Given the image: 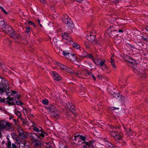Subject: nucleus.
<instances>
[{
    "instance_id": "4d7b16f0",
    "label": "nucleus",
    "mask_w": 148,
    "mask_h": 148,
    "mask_svg": "<svg viewBox=\"0 0 148 148\" xmlns=\"http://www.w3.org/2000/svg\"><path fill=\"white\" fill-rule=\"evenodd\" d=\"M5 99H3L1 98L0 97V102H5Z\"/></svg>"
},
{
    "instance_id": "a878e982",
    "label": "nucleus",
    "mask_w": 148,
    "mask_h": 148,
    "mask_svg": "<svg viewBox=\"0 0 148 148\" xmlns=\"http://www.w3.org/2000/svg\"><path fill=\"white\" fill-rule=\"evenodd\" d=\"M84 143H85V144L87 145L88 147H90L92 146L91 144L93 143V141L92 140H91L89 142H84Z\"/></svg>"
},
{
    "instance_id": "0e129e2a",
    "label": "nucleus",
    "mask_w": 148,
    "mask_h": 148,
    "mask_svg": "<svg viewBox=\"0 0 148 148\" xmlns=\"http://www.w3.org/2000/svg\"><path fill=\"white\" fill-rule=\"evenodd\" d=\"M78 78H80L81 77L79 75H75Z\"/></svg>"
},
{
    "instance_id": "4c0bfd02",
    "label": "nucleus",
    "mask_w": 148,
    "mask_h": 148,
    "mask_svg": "<svg viewBox=\"0 0 148 148\" xmlns=\"http://www.w3.org/2000/svg\"><path fill=\"white\" fill-rule=\"evenodd\" d=\"M0 9L1 10L4 12V13L7 14V12L4 10L3 8L1 6H0Z\"/></svg>"
},
{
    "instance_id": "f3484780",
    "label": "nucleus",
    "mask_w": 148,
    "mask_h": 148,
    "mask_svg": "<svg viewBox=\"0 0 148 148\" xmlns=\"http://www.w3.org/2000/svg\"><path fill=\"white\" fill-rule=\"evenodd\" d=\"M18 132L19 133L18 136L20 137V138L23 139L28 138V136L26 135L25 133V134L24 132H21L19 131Z\"/></svg>"
},
{
    "instance_id": "7c9ffc66",
    "label": "nucleus",
    "mask_w": 148,
    "mask_h": 148,
    "mask_svg": "<svg viewBox=\"0 0 148 148\" xmlns=\"http://www.w3.org/2000/svg\"><path fill=\"white\" fill-rule=\"evenodd\" d=\"M42 102L44 104L47 105L49 103V101L48 99H45L42 100Z\"/></svg>"
},
{
    "instance_id": "f257e3e1",
    "label": "nucleus",
    "mask_w": 148,
    "mask_h": 148,
    "mask_svg": "<svg viewBox=\"0 0 148 148\" xmlns=\"http://www.w3.org/2000/svg\"><path fill=\"white\" fill-rule=\"evenodd\" d=\"M62 20L65 24H66V25L68 27H71V29L74 27V24L73 23L71 19L69 17L68 15H65L62 18Z\"/></svg>"
},
{
    "instance_id": "4468645a",
    "label": "nucleus",
    "mask_w": 148,
    "mask_h": 148,
    "mask_svg": "<svg viewBox=\"0 0 148 148\" xmlns=\"http://www.w3.org/2000/svg\"><path fill=\"white\" fill-rule=\"evenodd\" d=\"M62 37L63 38L66 40H68L70 42H71V38L70 36L66 33H64L62 35Z\"/></svg>"
},
{
    "instance_id": "f03ea898",
    "label": "nucleus",
    "mask_w": 148,
    "mask_h": 148,
    "mask_svg": "<svg viewBox=\"0 0 148 148\" xmlns=\"http://www.w3.org/2000/svg\"><path fill=\"white\" fill-rule=\"evenodd\" d=\"M46 108L48 111L53 113L54 116L57 117L59 115V113H58L55 106L54 105L52 104L50 105L49 106L47 107Z\"/></svg>"
},
{
    "instance_id": "69168bd1",
    "label": "nucleus",
    "mask_w": 148,
    "mask_h": 148,
    "mask_svg": "<svg viewBox=\"0 0 148 148\" xmlns=\"http://www.w3.org/2000/svg\"><path fill=\"white\" fill-rule=\"evenodd\" d=\"M87 145H84L83 146V147L84 148H87Z\"/></svg>"
},
{
    "instance_id": "7ed1b4c3",
    "label": "nucleus",
    "mask_w": 148,
    "mask_h": 148,
    "mask_svg": "<svg viewBox=\"0 0 148 148\" xmlns=\"http://www.w3.org/2000/svg\"><path fill=\"white\" fill-rule=\"evenodd\" d=\"M1 85L2 86L0 87V92L2 93L4 91H5L6 92V94L7 95H9V93H10V92L8 91H9V87L7 84H6V83L3 82V81L1 80Z\"/></svg>"
},
{
    "instance_id": "5701e85b",
    "label": "nucleus",
    "mask_w": 148,
    "mask_h": 148,
    "mask_svg": "<svg viewBox=\"0 0 148 148\" xmlns=\"http://www.w3.org/2000/svg\"><path fill=\"white\" fill-rule=\"evenodd\" d=\"M127 130H126V133L130 135H132L133 133V131L130 128H127Z\"/></svg>"
},
{
    "instance_id": "79ce46f5",
    "label": "nucleus",
    "mask_w": 148,
    "mask_h": 148,
    "mask_svg": "<svg viewBox=\"0 0 148 148\" xmlns=\"http://www.w3.org/2000/svg\"><path fill=\"white\" fill-rule=\"evenodd\" d=\"M85 45L87 48L88 49L90 48V45L88 42L85 43Z\"/></svg>"
},
{
    "instance_id": "1a4fd4ad",
    "label": "nucleus",
    "mask_w": 148,
    "mask_h": 148,
    "mask_svg": "<svg viewBox=\"0 0 148 148\" xmlns=\"http://www.w3.org/2000/svg\"><path fill=\"white\" fill-rule=\"evenodd\" d=\"M86 37L87 39L92 43L95 40V36L92 35V34H88Z\"/></svg>"
},
{
    "instance_id": "9b49d317",
    "label": "nucleus",
    "mask_w": 148,
    "mask_h": 148,
    "mask_svg": "<svg viewBox=\"0 0 148 148\" xmlns=\"http://www.w3.org/2000/svg\"><path fill=\"white\" fill-rule=\"evenodd\" d=\"M112 27H110V29H108V32L109 33V35L112 38H114L116 35L115 32H117V30H116L112 32L111 29H112Z\"/></svg>"
},
{
    "instance_id": "a19ab883",
    "label": "nucleus",
    "mask_w": 148,
    "mask_h": 148,
    "mask_svg": "<svg viewBox=\"0 0 148 148\" xmlns=\"http://www.w3.org/2000/svg\"><path fill=\"white\" fill-rule=\"evenodd\" d=\"M122 126L125 131H126V130H127V128H129L127 127V125H125L123 124H122Z\"/></svg>"
},
{
    "instance_id": "2f4dec72",
    "label": "nucleus",
    "mask_w": 148,
    "mask_h": 148,
    "mask_svg": "<svg viewBox=\"0 0 148 148\" xmlns=\"http://www.w3.org/2000/svg\"><path fill=\"white\" fill-rule=\"evenodd\" d=\"M8 26H10L9 25L7 24V23H6V25H5V26L4 27L3 29L2 30L4 31L5 32L6 31L7 29L8 28Z\"/></svg>"
},
{
    "instance_id": "09e8293b",
    "label": "nucleus",
    "mask_w": 148,
    "mask_h": 148,
    "mask_svg": "<svg viewBox=\"0 0 148 148\" xmlns=\"http://www.w3.org/2000/svg\"><path fill=\"white\" fill-rule=\"evenodd\" d=\"M32 127H33V129L34 131L37 132V127H36L33 125H32L31 126Z\"/></svg>"
},
{
    "instance_id": "ddd939ff",
    "label": "nucleus",
    "mask_w": 148,
    "mask_h": 148,
    "mask_svg": "<svg viewBox=\"0 0 148 148\" xmlns=\"http://www.w3.org/2000/svg\"><path fill=\"white\" fill-rule=\"evenodd\" d=\"M45 134H47L45 130L38 132V139L42 140L45 136Z\"/></svg>"
},
{
    "instance_id": "c03bdc74",
    "label": "nucleus",
    "mask_w": 148,
    "mask_h": 148,
    "mask_svg": "<svg viewBox=\"0 0 148 148\" xmlns=\"http://www.w3.org/2000/svg\"><path fill=\"white\" fill-rule=\"evenodd\" d=\"M7 99L9 101H11L13 100L14 99L13 98L10 97H8Z\"/></svg>"
},
{
    "instance_id": "3c124183",
    "label": "nucleus",
    "mask_w": 148,
    "mask_h": 148,
    "mask_svg": "<svg viewBox=\"0 0 148 148\" xmlns=\"http://www.w3.org/2000/svg\"><path fill=\"white\" fill-rule=\"evenodd\" d=\"M12 93L10 95H9H9L11 96V95H12L13 94H16L17 93V92H16V91H14V90H12Z\"/></svg>"
},
{
    "instance_id": "ea45409f",
    "label": "nucleus",
    "mask_w": 148,
    "mask_h": 148,
    "mask_svg": "<svg viewBox=\"0 0 148 148\" xmlns=\"http://www.w3.org/2000/svg\"><path fill=\"white\" fill-rule=\"evenodd\" d=\"M7 104H8L9 105H14L15 104V103L14 102H10L7 101Z\"/></svg>"
},
{
    "instance_id": "a18cd8bd",
    "label": "nucleus",
    "mask_w": 148,
    "mask_h": 148,
    "mask_svg": "<svg viewBox=\"0 0 148 148\" xmlns=\"http://www.w3.org/2000/svg\"><path fill=\"white\" fill-rule=\"evenodd\" d=\"M38 23H39V24L40 26L41 27H42V24L41 23H41L42 24H43V23L42 22H41L40 20H38Z\"/></svg>"
},
{
    "instance_id": "cd10ccee",
    "label": "nucleus",
    "mask_w": 148,
    "mask_h": 148,
    "mask_svg": "<svg viewBox=\"0 0 148 148\" xmlns=\"http://www.w3.org/2000/svg\"><path fill=\"white\" fill-rule=\"evenodd\" d=\"M121 96L120 95V94L119 93H115L114 95L113 96V97L115 98L116 99L119 97H121Z\"/></svg>"
},
{
    "instance_id": "e433bc0d",
    "label": "nucleus",
    "mask_w": 148,
    "mask_h": 148,
    "mask_svg": "<svg viewBox=\"0 0 148 148\" xmlns=\"http://www.w3.org/2000/svg\"><path fill=\"white\" fill-rule=\"evenodd\" d=\"M52 43L54 44L55 45H57V39L56 38H54L52 42Z\"/></svg>"
},
{
    "instance_id": "b1692460",
    "label": "nucleus",
    "mask_w": 148,
    "mask_h": 148,
    "mask_svg": "<svg viewBox=\"0 0 148 148\" xmlns=\"http://www.w3.org/2000/svg\"><path fill=\"white\" fill-rule=\"evenodd\" d=\"M72 43L73 46L75 48L78 49L80 47L79 45L77 43H73L72 41H71V42H70V44H72Z\"/></svg>"
},
{
    "instance_id": "13d9d810",
    "label": "nucleus",
    "mask_w": 148,
    "mask_h": 148,
    "mask_svg": "<svg viewBox=\"0 0 148 148\" xmlns=\"http://www.w3.org/2000/svg\"><path fill=\"white\" fill-rule=\"evenodd\" d=\"M39 1L42 3L43 4L45 3V0H39Z\"/></svg>"
},
{
    "instance_id": "9d476101",
    "label": "nucleus",
    "mask_w": 148,
    "mask_h": 148,
    "mask_svg": "<svg viewBox=\"0 0 148 148\" xmlns=\"http://www.w3.org/2000/svg\"><path fill=\"white\" fill-rule=\"evenodd\" d=\"M7 148H17V146L14 143H12L11 145V141L8 139V141L6 143Z\"/></svg>"
},
{
    "instance_id": "0eeeda50",
    "label": "nucleus",
    "mask_w": 148,
    "mask_h": 148,
    "mask_svg": "<svg viewBox=\"0 0 148 148\" xmlns=\"http://www.w3.org/2000/svg\"><path fill=\"white\" fill-rule=\"evenodd\" d=\"M12 38L14 39H18L21 37V36L19 34L16 33L14 31L10 36Z\"/></svg>"
},
{
    "instance_id": "052dcab7",
    "label": "nucleus",
    "mask_w": 148,
    "mask_h": 148,
    "mask_svg": "<svg viewBox=\"0 0 148 148\" xmlns=\"http://www.w3.org/2000/svg\"><path fill=\"white\" fill-rule=\"evenodd\" d=\"M5 67V65L3 64H2L1 67V68H4Z\"/></svg>"
},
{
    "instance_id": "603ef678",
    "label": "nucleus",
    "mask_w": 148,
    "mask_h": 148,
    "mask_svg": "<svg viewBox=\"0 0 148 148\" xmlns=\"http://www.w3.org/2000/svg\"><path fill=\"white\" fill-rule=\"evenodd\" d=\"M28 23L29 24L33 25L34 27L35 26H34V24L32 21H28Z\"/></svg>"
},
{
    "instance_id": "39448f33",
    "label": "nucleus",
    "mask_w": 148,
    "mask_h": 148,
    "mask_svg": "<svg viewBox=\"0 0 148 148\" xmlns=\"http://www.w3.org/2000/svg\"><path fill=\"white\" fill-rule=\"evenodd\" d=\"M93 60L95 63L97 65H99L101 66H104L103 67L105 69H107V66L105 64V62H106L105 60H100L99 59L97 58L95 60L94 59Z\"/></svg>"
},
{
    "instance_id": "aec40b11",
    "label": "nucleus",
    "mask_w": 148,
    "mask_h": 148,
    "mask_svg": "<svg viewBox=\"0 0 148 148\" xmlns=\"http://www.w3.org/2000/svg\"><path fill=\"white\" fill-rule=\"evenodd\" d=\"M114 138L116 140H120L122 139L121 135L118 132L117 133V134H116Z\"/></svg>"
},
{
    "instance_id": "6ab92c4d",
    "label": "nucleus",
    "mask_w": 148,
    "mask_h": 148,
    "mask_svg": "<svg viewBox=\"0 0 148 148\" xmlns=\"http://www.w3.org/2000/svg\"><path fill=\"white\" fill-rule=\"evenodd\" d=\"M14 30L11 27L8 30H6L5 33L9 36H10L11 34H12V33L14 32Z\"/></svg>"
},
{
    "instance_id": "bf43d9fd",
    "label": "nucleus",
    "mask_w": 148,
    "mask_h": 148,
    "mask_svg": "<svg viewBox=\"0 0 148 148\" xmlns=\"http://www.w3.org/2000/svg\"><path fill=\"white\" fill-rule=\"evenodd\" d=\"M92 76L93 79L94 80H96V77L94 75H92Z\"/></svg>"
},
{
    "instance_id": "e2e57ef3",
    "label": "nucleus",
    "mask_w": 148,
    "mask_h": 148,
    "mask_svg": "<svg viewBox=\"0 0 148 148\" xmlns=\"http://www.w3.org/2000/svg\"><path fill=\"white\" fill-rule=\"evenodd\" d=\"M114 1L116 2V3H118L119 2V0H114Z\"/></svg>"
},
{
    "instance_id": "49530a36",
    "label": "nucleus",
    "mask_w": 148,
    "mask_h": 148,
    "mask_svg": "<svg viewBox=\"0 0 148 148\" xmlns=\"http://www.w3.org/2000/svg\"><path fill=\"white\" fill-rule=\"evenodd\" d=\"M97 79H102V75H97Z\"/></svg>"
},
{
    "instance_id": "de8ad7c7",
    "label": "nucleus",
    "mask_w": 148,
    "mask_h": 148,
    "mask_svg": "<svg viewBox=\"0 0 148 148\" xmlns=\"http://www.w3.org/2000/svg\"><path fill=\"white\" fill-rule=\"evenodd\" d=\"M116 92H115L113 90H111L110 91V94L112 96L115 94Z\"/></svg>"
},
{
    "instance_id": "338daca9",
    "label": "nucleus",
    "mask_w": 148,
    "mask_h": 148,
    "mask_svg": "<svg viewBox=\"0 0 148 148\" xmlns=\"http://www.w3.org/2000/svg\"><path fill=\"white\" fill-rule=\"evenodd\" d=\"M86 73L88 74H89L90 73L89 71L88 70H86Z\"/></svg>"
},
{
    "instance_id": "dca6fc26",
    "label": "nucleus",
    "mask_w": 148,
    "mask_h": 148,
    "mask_svg": "<svg viewBox=\"0 0 148 148\" xmlns=\"http://www.w3.org/2000/svg\"><path fill=\"white\" fill-rule=\"evenodd\" d=\"M40 140H41L38 139V148H45V146L43 144L44 143Z\"/></svg>"
},
{
    "instance_id": "f8f14e48",
    "label": "nucleus",
    "mask_w": 148,
    "mask_h": 148,
    "mask_svg": "<svg viewBox=\"0 0 148 148\" xmlns=\"http://www.w3.org/2000/svg\"><path fill=\"white\" fill-rule=\"evenodd\" d=\"M52 77L53 80L57 82L60 81L62 80V78L60 75H53Z\"/></svg>"
},
{
    "instance_id": "4be33fe9",
    "label": "nucleus",
    "mask_w": 148,
    "mask_h": 148,
    "mask_svg": "<svg viewBox=\"0 0 148 148\" xmlns=\"http://www.w3.org/2000/svg\"><path fill=\"white\" fill-rule=\"evenodd\" d=\"M114 57V56L113 55L110 58L111 61L110 62L113 68L114 69L116 68V66L115 65V62L113 60V58Z\"/></svg>"
},
{
    "instance_id": "5fc2aeb1",
    "label": "nucleus",
    "mask_w": 148,
    "mask_h": 148,
    "mask_svg": "<svg viewBox=\"0 0 148 148\" xmlns=\"http://www.w3.org/2000/svg\"><path fill=\"white\" fill-rule=\"evenodd\" d=\"M20 143L23 144L24 145H25V142L24 141L22 140H21Z\"/></svg>"
},
{
    "instance_id": "393cba45",
    "label": "nucleus",
    "mask_w": 148,
    "mask_h": 148,
    "mask_svg": "<svg viewBox=\"0 0 148 148\" xmlns=\"http://www.w3.org/2000/svg\"><path fill=\"white\" fill-rule=\"evenodd\" d=\"M86 138L85 136H84L82 135L81 137H80L79 139L81 140L83 142L82 143V144L85 143L84 142H86Z\"/></svg>"
},
{
    "instance_id": "c85d7f7f",
    "label": "nucleus",
    "mask_w": 148,
    "mask_h": 148,
    "mask_svg": "<svg viewBox=\"0 0 148 148\" xmlns=\"http://www.w3.org/2000/svg\"><path fill=\"white\" fill-rule=\"evenodd\" d=\"M0 128H1L2 130L5 127V122H0Z\"/></svg>"
},
{
    "instance_id": "423d86ee",
    "label": "nucleus",
    "mask_w": 148,
    "mask_h": 148,
    "mask_svg": "<svg viewBox=\"0 0 148 148\" xmlns=\"http://www.w3.org/2000/svg\"><path fill=\"white\" fill-rule=\"evenodd\" d=\"M63 55L65 56L67 58L72 61L74 60L76 58V56L75 54H72L69 53H66L64 51L62 52Z\"/></svg>"
},
{
    "instance_id": "bb28decb",
    "label": "nucleus",
    "mask_w": 148,
    "mask_h": 148,
    "mask_svg": "<svg viewBox=\"0 0 148 148\" xmlns=\"http://www.w3.org/2000/svg\"><path fill=\"white\" fill-rule=\"evenodd\" d=\"M110 128L112 130H118L120 129V127H116L113 126H111L110 127Z\"/></svg>"
},
{
    "instance_id": "72a5a7b5",
    "label": "nucleus",
    "mask_w": 148,
    "mask_h": 148,
    "mask_svg": "<svg viewBox=\"0 0 148 148\" xmlns=\"http://www.w3.org/2000/svg\"><path fill=\"white\" fill-rule=\"evenodd\" d=\"M82 135H81L80 134H76L75 135L74 137L75 138V140H76L78 138L79 139L80 137H81Z\"/></svg>"
},
{
    "instance_id": "6e6d98bb",
    "label": "nucleus",
    "mask_w": 148,
    "mask_h": 148,
    "mask_svg": "<svg viewBox=\"0 0 148 148\" xmlns=\"http://www.w3.org/2000/svg\"><path fill=\"white\" fill-rule=\"evenodd\" d=\"M3 131V130H2L1 128H0V138L1 137V132Z\"/></svg>"
},
{
    "instance_id": "58836bf2",
    "label": "nucleus",
    "mask_w": 148,
    "mask_h": 148,
    "mask_svg": "<svg viewBox=\"0 0 148 148\" xmlns=\"http://www.w3.org/2000/svg\"><path fill=\"white\" fill-rule=\"evenodd\" d=\"M16 103L18 105H22L23 104V103L20 101H18L16 102Z\"/></svg>"
},
{
    "instance_id": "c9c22d12",
    "label": "nucleus",
    "mask_w": 148,
    "mask_h": 148,
    "mask_svg": "<svg viewBox=\"0 0 148 148\" xmlns=\"http://www.w3.org/2000/svg\"><path fill=\"white\" fill-rule=\"evenodd\" d=\"M5 127H10L11 125V123H9L8 122H5Z\"/></svg>"
},
{
    "instance_id": "864d4df0",
    "label": "nucleus",
    "mask_w": 148,
    "mask_h": 148,
    "mask_svg": "<svg viewBox=\"0 0 148 148\" xmlns=\"http://www.w3.org/2000/svg\"><path fill=\"white\" fill-rule=\"evenodd\" d=\"M21 95H20L17 94V95L15 97V98L18 99L20 98Z\"/></svg>"
},
{
    "instance_id": "412c9836",
    "label": "nucleus",
    "mask_w": 148,
    "mask_h": 148,
    "mask_svg": "<svg viewBox=\"0 0 148 148\" xmlns=\"http://www.w3.org/2000/svg\"><path fill=\"white\" fill-rule=\"evenodd\" d=\"M118 131V130H110V133L111 135L114 138L115 135H116V134H117Z\"/></svg>"
},
{
    "instance_id": "f704fd0d",
    "label": "nucleus",
    "mask_w": 148,
    "mask_h": 148,
    "mask_svg": "<svg viewBox=\"0 0 148 148\" xmlns=\"http://www.w3.org/2000/svg\"><path fill=\"white\" fill-rule=\"evenodd\" d=\"M15 114L17 116H18L19 118L21 119V114L20 112L18 111H17Z\"/></svg>"
},
{
    "instance_id": "37998d69",
    "label": "nucleus",
    "mask_w": 148,
    "mask_h": 148,
    "mask_svg": "<svg viewBox=\"0 0 148 148\" xmlns=\"http://www.w3.org/2000/svg\"><path fill=\"white\" fill-rule=\"evenodd\" d=\"M25 133L26 134V135L27 136H28L31 137V136H32V134H33V133H30L28 132H25Z\"/></svg>"
},
{
    "instance_id": "a211bd4d",
    "label": "nucleus",
    "mask_w": 148,
    "mask_h": 148,
    "mask_svg": "<svg viewBox=\"0 0 148 148\" xmlns=\"http://www.w3.org/2000/svg\"><path fill=\"white\" fill-rule=\"evenodd\" d=\"M6 23L4 20L0 21V29L2 30L4 27L5 25H6Z\"/></svg>"
},
{
    "instance_id": "6e6552de",
    "label": "nucleus",
    "mask_w": 148,
    "mask_h": 148,
    "mask_svg": "<svg viewBox=\"0 0 148 148\" xmlns=\"http://www.w3.org/2000/svg\"><path fill=\"white\" fill-rule=\"evenodd\" d=\"M67 106L68 108L75 115V106L72 103H69L67 104Z\"/></svg>"
},
{
    "instance_id": "8fccbe9b",
    "label": "nucleus",
    "mask_w": 148,
    "mask_h": 148,
    "mask_svg": "<svg viewBox=\"0 0 148 148\" xmlns=\"http://www.w3.org/2000/svg\"><path fill=\"white\" fill-rule=\"evenodd\" d=\"M25 32L27 33H28L29 32L30 29L28 27H27L26 28Z\"/></svg>"
},
{
    "instance_id": "2eb2a0df",
    "label": "nucleus",
    "mask_w": 148,
    "mask_h": 148,
    "mask_svg": "<svg viewBox=\"0 0 148 148\" xmlns=\"http://www.w3.org/2000/svg\"><path fill=\"white\" fill-rule=\"evenodd\" d=\"M31 140L35 142V146H37V135L36 133H33L31 136Z\"/></svg>"
},
{
    "instance_id": "473e14b6",
    "label": "nucleus",
    "mask_w": 148,
    "mask_h": 148,
    "mask_svg": "<svg viewBox=\"0 0 148 148\" xmlns=\"http://www.w3.org/2000/svg\"><path fill=\"white\" fill-rule=\"evenodd\" d=\"M44 130L40 127H38V132H40L43 131Z\"/></svg>"
},
{
    "instance_id": "c756f323",
    "label": "nucleus",
    "mask_w": 148,
    "mask_h": 148,
    "mask_svg": "<svg viewBox=\"0 0 148 148\" xmlns=\"http://www.w3.org/2000/svg\"><path fill=\"white\" fill-rule=\"evenodd\" d=\"M86 57H88L93 60L94 59V58L91 54L88 53L87 54L86 56Z\"/></svg>"
},
{
    "instance_id": "20e7f679",
    "label": "nucleus",
    "mask_w": 148,
    "mask_h": 148,
    "mask_svg": "<svg viewBox=\"0 0 148 148\" xmlns=\"http://www.w3.org/2000/svg\"><path fill=\"white\" fill-rule=\"evenodd\" d=\"M57 64L58 66L59 67L61 68V69L65 71H66L67 72L69 73L73 74L74 73H76L73 70L67 67L62 64L59 63H58Z\"/></svg>"
},
{
    "instance_id": "680f3d73",
    "label": "nucleus",
    "mask_w": 148,
    "mask_h": 148,
    "mask_svg": "<svg viewBox=\"0 0 148 148\" xmlns=\"http://www.w3.org/2000/svg\"><path fill=\"white\" fill-rule=\"evenodd\" d=\"M116 108H114V107H112L111 108V109L112 110H114L116 109Z\"/></svg>"
},
{
    "instance_id": "774afa93",
    "label": "nucleus",
    "mask_w": 148,
    "mask_h": 148,
    "mask_svg": "<svg viewBox=\"0 0 148 148\" xmlns=\"http://www.w3.org/2000/svg\"><path fill=\"white\" fill-rule=\"evenodd\" d=\"M123 32V31L122 29H120L119 30V32Z\"/></svg>"
}]
</instances>
